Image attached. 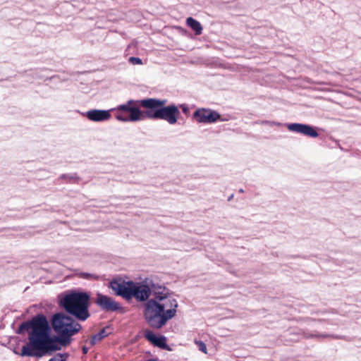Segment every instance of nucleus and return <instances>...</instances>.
<instances>
[{
  "instance_id": "1",
  "label": "nucleus",
  "mask_w": 361,
  "mask_h": 361,
  "mask_svg": "<svg viewBox=\"0 0 361 361\" xmlns=\"http://www.w3.org/2000/svg\"><path fill=\"white\" fill-rule=\"evenodd\" d=\"M51 324L58 336H51L48 320L42 314H38L31 321L20 325L18 333L27 330L29 339L28 344L22 348V355L42 356L60 350L69 345L71 336L81 329L80 324L63 312L54 314Z\"/></svg>"
},
{
  "instance_id": "2",
  "label": "nucleus",
  "mask_w": 361,
  "mask_h": 361,
  "mask_svg": "<svg viewBox=\"0 0 361 361\" xmlns=\"http://www.w3.org/2000/svg\"><path fill=\"white\" fill-rule=\"evenodd\" d=\"M178 301L165 288L153 289L152 298L145 305L144 317L153 328L160 329L177 312Z\"/></svg>"
},
{
  "instance_id": "3",
  "label": "nucleus",
  "mask_w": 361,
  "mask_h": 361,
  "mask_svg": "<svg viewBox=\"0 0 361 361\" xmlns=\"http://www.w3.org/2000/svg\"><path fill=\"white\" fill-rule=\"evenodd\" d=\"M111 111L116 112V118L121 122H136L144 120V114L137 107V100L132 99L109 110L92 109L82 115L91 121L102 122L111 119Z\"/></svg>"
},
{
  "instance_id": "4",
  "label": "nucleus",
  "mask_w": 361,
  "mask_h": 361,
  "mask_svg": "<svg viewBox=\"0 0 361 361\" xmlns=\"http://www.w3.org/2000/svg\"><path fill=\"white\" fill-rule=\"evenodd\" d=\"M137 102V106L140 105L147 109L144 114L149 118H159L167 121L169 124L173 125L178 121V117L180 115L178 108L175 105H169L165 106L166 100L165 99H147Z\"/></svg>"
},
{
  "instance_id": "5",
  "label": "nucleus",
  "mask_w": 361,
  "mask_h": 361,
  "mask_svg": "<svg viewBox=\"0 0 361 361\" xmlns=\"http://www.w3.org/2000/svg\"><path fill=\"white\" fill-rule=\"evenodd\" d=\"M109 287L118 295L130 300L135 298L138 301H146L148 300L153 290L144 283L125 281L122 279L113 280Z\"/></svg>"
},
{
  "instance_id": "6",
  "label": "nucleus",
  "mask_w": 361,
  "mask_h": 361,
  "mask_svg": "<svg viewBox=\"0 0 361 361\" xmlns=\"http://www.w3.org/2000/svg\"><path fill=\"white\" fill-rule=\"evenodd\" d=\"M89 295L85 293L72 292L63 296L60 299V305L66 311L78 319L85 320L90 314L88 313Z\"/></svg>"
},
{
  "instance_id": "7",
  "label": "nucleus",
  "mask_w": 361,
  "mask_h": 361,
  "mask_svg": "<svg viewBox=\"0 0 361 361\" xmlns=\"http://www.w3.org/2000/svg\"><path fill=\"white\" fill-rule=\"evenodd\" d=\"M193 118L197 123H211L216 121L220 115L215 111L202 108L195 111Z\"/></svg>"
},
{
  "instance_id": "8",
  "label": "nucleus",
  "mask_w": 361,
  "mask_h": 361,
  "mask_svg": "<svg viewBox=\"0 0 361 361\" xmlns=\"http://www.w3.org/2000/svg\"><path fill=\"white\" fill-rule=\"evenodd\" d=\"M287 128L292 132L298 133L312 137L318 136L317 131L310 126L302 123L286 124Z\"/></svg>"
},
{
  "instance_id": "9",
  "label": "nucleus",
  "mask_w": 361,
  "mask_h": 361,
  "mask_svg": "<svg viewBox=\"0 0 361 361\" xmlns=\"http://www.w3.org/2000/svg\"><path fill=\"white\" fill-rule=\"evenodd\" d=\"M96 303L105 310H117L119 309V304L114 301L111 298L97 293Z\"/></svg>"
},
{
  "instance_id": "10",
  "label": "nucleus",
  "mask_w": 361,
  "mask_h": 361,
  "mask_svg": "<svg viewBox=\"0 0 361 361\" xmlns=\"http://www.w3.org/2000/svg\"><path fill=\"white\" fill-rule=\"evenodd\" d=\"M145 337L152 343L154 345L159 347L162 349L167 348L166 338L164 336H157L152 331H145Z\"/></svg>"
},
{
  "instance_id": "11",
  "label": "nucleus",
  "mask_w": 361,
  "mask_h": 361,
  "mask_svg": "<svg viewBox=\"0 0 361 361\" xmlns=\"http://www.w3.org/2000/svg\"><path fill=\"white\" fill-rule=\"evenodd\" d=\"M186 24L188 27H190L195 32V35H200L202 32V26L200 23L194 19L192 17H188L186 19Z\"/></svg>"
},
{
  "instance_id": "12",
  "label": "nucleus",
  "mask_w": 361,
  "mask_h": 361,
  "mask_svg": "<svg viewBox=\"0 0 361 361\" xmlns=\"http://www.w3.org/2000/svg\"><path fill=\"white\" fill-rule=\"evenodd\" d=\"M107 335V334L105 332V330L103 329L100 332H99L97 334L94 335L93 337H92V341L91 343L92 344H94L97 341H99L100 340H102L103 338H104Z\"/></svg>"
},
{
  "instance_id": "13",
  "label": "nucleus",
  "mask_w": 361,
  "mask_h": 361,
  "mask_svg": "<svg viewBox=\"0 0 361 361\" xmlns=\"http://www.w3.org/2000/svg\"><path fill=\"white\" fill-rule=\"evenodd\" d=\"M195 343L197 344V345L200 351H202V353H204L205 354L207 353V346L204 342H202L201 341H196Z\"/></svg>"
},
{
  "instance_id": "14",
  "label": "nucleus",
  "mask_w": 361,
  "mask_h": 361,
  "mask_svg": "<svg viewBox=\"0 0 361 361\" xmlns=\"http://www.w3.org/2000/svg\"><path fill=\"white\" fill-rule=\"evenodd\" d=\"M49 361H66V357L63 355L59 354L49 360Z\"/></svg>"
},
{
  "instance_id": "15",
  "label": "nucleus",
  "mask_w": 361,
  "mask_h": 361,
  "mask_svg": "<svg viewBox=\"0 0 361 361\" xmlns=\"http://www.w3.org/2000/svg\"><path fill=\"white\" fill-rule=\"evenodd\" d=\"M129 60L133 64H142V60L140 58L130 57Z\"/></svg>"
},
{
  "instance_id": "16",
  "label": "nucleus",
  "mask_w": 361,
  "mask_h": 361,
  "mask_svg": "<svg viewBox=\"0 0 361 361\" xmlns=\"http://www.w3.org/2000/svg\"><path fill=\"white\" fill-rule=\"evenodd\" d=\"M263 123L267 124L269 126H281V124L280 123L275 122V121H265V122H263Z\"/></svg>"
},
{
  "instance_id": "17",
  "label": "nucleus",
  "mask_w": 361,
  "mask_h": 361,
  "mask_svg": "<svg viewBox=\"0 0 361 361\" xmlns=\"http://www.w3.org/2000/svg\"><path fill=\"white\" fill-rule=\"evenodd\" d=\"M304 336L306 338H314V337H318V336H327V335H313V334H305Z\"/></svg>"
},
{
  "instance_id": "18",
  "label": "nucleus",
  "mask_w": 361,
  "mask_h": 361,
  "mask_svg": "<svg viewBox=\"0 0 361 361\" xmlns=\"http://www.w3.org/2000/svg\"><path fill=\"white\" fill-rule=\"evenodd\" d=\"M81 276H82V277L85 278V279H97V276H94L89 274H82Z\"/></svg>"
},
{
  "instance_id": "19",
  "label": "nucleus",
  "mask_w": 361,
  "mask_h": 361,
  "mask_svg": "<svg viewBox=\"0 0 361 361\" xmlns=\"http://www.w3.org/2000/svg\"><path fill=\"white\" fill-rule=\"evenodd\" d=\"M180 106L184 113H186L188 111V108L186 105L183 104V105H181Z\"/></svg>"
},
{
  "instance_id": "20",
  "label": "nucleus",
  "mask_w": 361,
  "mask_h": 361,
  "mask_svg": "<svg viewBox=\"0 0 361 361\" xmlns=\"http://www.w3.org/2000/svg\"><path fill=\"white\" fill-rule=\"evenodd\" d=\"M83 351H84V353H87V350H86V348H83Z\"/></svg>"
}]
</instances>
